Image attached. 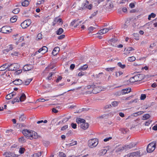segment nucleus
Listing matches in <instances>:
<instances>
[{
    "instance_id": "nucleus-51",
    "label": "nucleus",
    "mask_w": 157,
    "mask_h": 157,
    "mask_svg": "<svg viewBox=\"0 0 157 157\" xmlns=\"http://www.w3.org/2000/svg\"><path fill=\"white\" fill-rule=\"evenodd\" d=\"M12 98V95H11L10 94H7L6 97V98L7 99H11Z\"/></svg>"
},
{
    "instance_id": "nucleus-21",
    "label": "nucleus",
    "mask_w": 157,
    "mask_h": 157,
    "mask_svg": "<svg viewBox=\"0 0 157 157\" xmlns=\"http://www.w3.org/2000/svg\"><path fill=\"white\" fill-rule=\"evenodd\" d=\"M32 69V66L30 65H26L23 67V69L25 71L31 70Z\"/></svg>"
},
{
    "instance_id": "nucleus-52",
    "label": "nucleus",
    "mask_w": 157,
    "mask_h": 157,
    "mask_svg": "<svg viewBox=\"0 0 157 157\" xmlns=\"http://www.w3.org/2000/svg\"><path fill=\"white\" fill-rule=\"evenodd\" d=\"M71 126L74 129H75L77 128V125L75 123H72L71 124Z\"/></svg>"
},
{
    "instance_id": "nucleus-31",
    "label": "nucleus",
    "mask_w": 157,
    "mask_h": 157,
    "mask_svg": "<svg viewBox=\"0 0 157 157\" xmlns=\"http://www.w3.org/2000/svg\"><path fill=\"white\" fill-rule=\"evenodd\" d=\"M76 121L78 124L80 125L82 123L85 122V120L84 119L78 118L77 120Z\"/></svg>"
},
{
    "instance_id": "nucleus-63",
    "label": "nucleus",
    "mask_w": 157,
    "mask_h": 157,
    "mask_svg": "<svg viewBox=\"0 0 157 157\" xmlns=\"http://www.w3.org/2000/svg\"><path fill=\"white\" fill-rule=\"evenodd\" d=\"M18 54H19V52H14L13 53H12L11 54V55L12 56H17Z\"/></svg>"
},
{
    "instance_id": "nucleus-4",
    "label": "nucleus",
    "mask_w": 157,
    "mask_h": 157,
    "mask_svg": "<svg viewBox=\"0 0 157 157\" xmlns=\"http://www.w3.org/2000/svg\"><path fill=\"white\" fill-rule=\"evenodd\" d=\"M156 143L152 142L150 143L147 147V151L148 152L151 153L155 149Z\"/></svg>"
},
{
    "instance_id": "nucleus-6",
    "label": "nucleus",
    "mask_w": 157,
    "mask_h": 157,
    "mask_svg": "<svg viewBox=\"0 0 157 157\" xmlns=\"http://www.w3.org/2000/svg\"><path fill=\"white\" fill-rule=\"evenodd\" d=\"M31 23V20L30 19H27L22 23L21 24V26L23 29H25L29 26Z\"/></svg>"
},
{
    "instance_id": "nucleus-61",
    "label": "nucleus",
    "mask_w": 157,
    "mask_h": 157,
    "mask_svg": "<svg viewBox=\"0 0 157 157\" xmlns=\"http://www.w3.org/2000/svg\"><path fill=\"white\" fill-rule=\"evenodd\" d=\"M53 75V73L51 72L49 73L48 76L47 78L48 79L50 80L52 79V77Z\"/></svg>"
},
{
    "instance_id": "nucleus-32",
    "label": "nucleus",
    "mask_w": 157,
    "mask_h": 157,
    "mask_svg": "<svg viewBox=\"0 0 157 157\" xmlns=\"http://www.w3.org/2000/svg\"><path fill=\"white\" fill-rule=\"evenodd\" d=\"M144 112L143 111L138 112L135 113H134L133 114V115L135 117H136L139 115H140L143 114Z\"/></svg>"
},
{
    "instance_id": "nucleus-41",
    "label": "nucleus",
    "mask_w": 157,
    "mask_h": 157,
    "mask_svg": "<svg viewBox=\"0 0 157 157\" xmlns=\"http://www.w3.org/2000/svg\"><path fill=\"white\" fill-rule=\"evenodd\" d=\"M150 116L149 114H147L144 115L143 117V120H146L148 119Z\"/></svg>"
},
{
    "instance_id": "nucleus-5",
    "label": "nucleus",
    "mask_w": 157,
    "mask_h": 157,
    "mask_svg": "<svg viewBox=\"0 0 157 157\" xmlns=\"http://www.w3.org/2000/svg\"><path fill=\"white\" fill-rule=\"evenodd\" d=\"M20 66L17 63H14L8 66V70L11 71H16L19 68Z\"/></svg>"
},
{
    "instance_id": "nucleus-55",
    "label": "nucleus",
    "mask_w": 157,
    "mask_h": 157,
    "mask_svg": "<svg viewBox=\"0 0 157 157\" xmlns=\"http://www.w3.org/2000/svg\"><path fill=\"white\" fill-rule=\"evenodd\" d=\"M103 74V73L101 72L99 73L98 74V75H93V76L95 77V78H99L100 77V76L101 75H102Z\"/></svg>"
},
{
    "instance_id": "nucleus-64",
    "label": "nucleus",
    "mask_w": 157,
    "mask_h": 157,
    "mask_svg": "<svg viewBox=\"0 0 157 157\" xmlns=\"http://www.w3.org/2000/svg\"><path fill=\"white\" fill-rule=\"evenodd\" d=\"M85 74V72H80L78 73V75L79 76H81L84 75Z\"/></svg>"
},
{
    "instance_id": "nucleus-17",
    "label": "nucleus",
    "mask_w": 157,
    "mask_h": 157,
    "mask_svg": "<svg viewBox=\"0 0 157 157\" xmlns=\"http://www.w3.org/2000/svg\"><path fill=\"white\" fill-rule=\"evenodd\" d=\"M60 50L59 47H55L53 50L52 54L54 56L56 55L59 52Z\"/></svg>"
},
{
    "instance_id": "nucleus-53",
    "label": "nucleus",
    "mask_w": 157,
    "mask_h": 157,
    "mask_svg": "<svg viewBox=\"0 0 157 157\" xmlns=\"http://www.w3.org/2000/svg\"><path fill=\"white\" fill-rule=\"evenodd\" d=\"M95 85H89L87 86V88L88 89H93L94 87L95 86Z\"/></svg>"
},
{
    "instance_id": "nucleus-7",
    "label": "nucleus",
    "mask_w": 157,
    "mask_h": 157,
    "mask_svg": "<svg viewBox=\"0 0 157 157\" xmlns=\"http://www.w3.org/2000/svg\"><path fill=\"white\" fill-rule=\"evenodd\" d=\"M63 23V21L61 18H59L58 17L55 18L52 22V25L55 26L56 24L58 25H62Z\"/></svg>"
},
{
    "instance_id": "nucleus-19",
    "label": "nucleus",
    "mask_w": 157,
    "mask_h": 157,
    "mask_svg": "<svg viewBox=\"0 0 157 157\" xmlns=\"http://www.w3.org/2000/svg\"><path fill=\"white\" fill-rule=\"evenodd\" d=\"M131 89L130 88H127L123 89L121 90V93L122 94H125L130 92Z\"/></svg>"
},
{
    "instance_id": "nucleus-12",
    "label": "nucleus",
    "mask_w": 157,
    "mask_h": 157,
    "mask_svg": "<svg viewBox=\"0 0 157 157\" xmlns=\"http://www.w3.org/2000/svg\"><path fill=\"white\" fill-rule=\"evenodd\" d=\"M100 86L94 87L92 90V92L94 94H96L99 92L101 91Z\"/></svg>"
},
{
    "instance_id": "nucleus-24",
    "label": "nucleus",
    "mask_w": 157,
    "mask_h": 157,
    "mask_svg": "<svg viewBox=\"0 0 157 157\" xmlns=\"http://www.w3.org/2000/svg\"><path fill=\"white\" fill-rule=\"evenodd\" d=\"M107 152V150L106 149H101L98 152L99 155H104Z\"/></svg>"
},
{
    "instance_id": "nucleus-15",
    "label": "nucleus",
    "mask_w": 157,
    "mask_h": 157,
    "mask_svg": "<svg viewBox=\"0 0 157 157\" xmlns=\"http://www.w3.org/2000/svg\"><path fill=\"white\" fill-rule=\"evenodd\" d=\"M80 127L82 128L83 129L86 130L89 127V124L88 123L84 122L82 123L80 125Z\"/></svg>"
},
{
    "instance_id": "nucleus-46",
    "label": "nucleus",
    "mask_w": 157,
    "mask_h": 157,
    "mask_svg": "<svg viewBox=\"0 0 157 157\" xmlns=\"http://www.w3.org/2000/svg\"><path fill=\"white\" fill-rule=\"evenodd\" d=\"M121 131L122 133L125 134L128 131V129L127 128H123L121 129Z\"/></svg>"
},
{
    "instance_id": "nucleus-11",
    "label": "nucleus",
    "mask_w": 157,
    "mask_h": 157,
    "mask_svg": "<svg viewBox=\"0 0 157 157\" xmlns=\"http://www.w3.org/2000/svg\"><path fill=\"white\" fill-rule=\"evenodd\" d=\"M10 28L7 26H3L1 28V32L4 33H9Z\"/></svg>"
},
{
    "instance_id": "nucleus-26",
    "label": "nucleus",
    "mask_w": 157,
    "mask_h": 157,
    "mask_svg": "<svg viewBox=\"0 0 157 157\" xmlns=\"http://www.w3.org/2000/svg\"><path fill=\"white\" fill-rule=\"evenodd\" d=\"M21 4L23 6H27L29 4V2L28 0H25L22 2Z\"/></svg>"
},
{
    "instance_id": "nucleus-37",
    "label": "nucleus",
    "mask_w": 157,
    "mask_h": 157,
    "mask_svg": "<svg viewBox=\"0 0 157 157\" xmlns=\"http://www.w3.org/2000/svg\"><path fill=\"white\" fill-rule=\"evenodd\" d=\"M17 20V17L16 16H14L12 17L10 20V21L12 23L14 22Z\"/></svg>"
},
{
    "instance_id": "nucleus-27",
    "label": "nucleus",
    "mask_w": 157,
    "mask_h": 157,
    "mask_svg": "<svg viewBox=\"0 0 157 157\" xmlns=\"http://www.w3.org/2000/svg\"><path fill=\"white\" fill-rule=\"evenodd\" d=\"M89 5V2L87 0L84 1L82 4L83 8H87Z\"/></svg>"
},
{
    "instance_id": "nucleus-39",
    "label": "nucleus",
    "mask_w": 157,
    "mask_h": 157,
    "mask_svg": "<svg viewBox=\"0 0 157 157\" xmlns=\"http://www.w3.org/2000/svg\"><path fill=\"white\" fill-rule=\"evenodd\" d=\"M155 16L156 15L155 13H152L150 15H149L148 19L149 20H151V17L154 18Z\"/></svg>"
},
{
    "instance_id": "nucleus-56",
    "label": "nucleus",
    "mask_w": 157,
    "mask_h": 157,
    "mask_svg": "<svg viewBox=\"0 0 157 157\" xmlns=\"http://www.w3.org/2000/svg\"><path fill=\"white\" fill-rule=\"evenodd\" d=\"M77 142L76 141H74L72 143H71L69 144L70 146H72L77 144Z\"/></svg>"
},
{
    "instance_id": "nucleus-44",
    "label": "nucleus",
    "mask_w": 157,
    "mask_h": 157,
    "mask_svg": "<svg viewBox=\"0 0 157 157\" xmlns=\"http://www.w3.org/2000/svg\"><path fill=\"white\" fill-rule=\"evenodd\" d=\"M32 80V78L28 79H27L25 82V85H28L29 84Z\"/></svg>"
},
{
    "instance_id": "nucleus-48",
    "label": "nucleus",
    "mask_w": 157,
    "mask_h": 157,
    "mask_svg": "<svg viewBox=\"0 0 157 157\" xmlns=\"http://www.w3.org/2000/svg\"><path fill=\"white\" fill-rule=\"evenodd\" d=\"M42 34L40 33H39L37 35L36 37V39L38 40H40L42 38Z\"/></svg>"
},
{
    "instance_id": "nucleus-1",
    "label": "nucleus",
    "mask_w": 157,
    "mask_h": 157,
    "mask_svg": "<svg viewBox=\"0 0 157 157\" xmlns=\"http://www.w3.org/2000/svg\"><path fill=\"white\" fill-rule=\"evenodd\" d=\"M23 134L28 139L33 140L38 138L37 134L36 132L31 130L24 129L22 131Z\"/></svg>"
},
{
    "instance_id": "nucleus-36",
    "label": "nucleus",
    "mask_w": 157,
    "mask_h": 157,
    "mask_svg": "<svg viewBox=\"0 0 157 157\" xmlns=\"http://www.w3.org/2000/svg\"><path fill=\"white\" fill-rule=\"evenodd\" d=\"M25 119V117L24 115H21L19 118V121H24Z\"/></svg>"
},
{
    "instance_id": "nucleus-22",
    "label": "nucleus",
    "mask_w": 157,
    "mask_h": 157,
    "mask_svg": "<svg viewBox=\"0 0 157 157\" xmlns=\"http://www.w3.org/2000/svg\"><path fill=\"white\" fill-rule=\"evenodd\" d=\"M134 50V49L133 48H132L129 47L126 50V53H124L123 54L124 55H126L128 56V55L131 52Z\"/></svg>"
},
{
    "instance_id": "nucleus-14",
    "label": "nucleus",
    "mask_w": 157,
    "mask_h": 157,
    "mask_svg": "<svg viewBox=\"0 0 157 157\" xmlns=\"http://www.w3.org/2000/svg\"><path fill=\"white\" fill-rule=\"evenodd\" d=\"M3 155L5 156L6 157H14L15 155L13 154V153L6 152H5Z\"/></svg>"
},
{
    "instance_id": "nucleus-40",
    "label": "nucleus",
    "mask_w": 157,
    "mask_h": 157,
    "mask_svg": "<svg viewBox=\"0 0 157 157\" xmlns=\"http://www.w3.org/2000/svg\"><path fill=\"white\" fill-rule=\"evenodd\" d=\"M63 32V29L62 28H60L57 31V34L58 35H60Z\"/></svg>"
},
{
    "instance_id": "nucleus-8",
    "label": "nucleus",
    "mask_w": 157,
    "mask_h": 157,
    "mask_svg": "<svg viewBox=\"0 0 157 157\" xmlns=\"http://www.w3.org/2000/svg\"><path fill=\"white\" fill-rule=\"evenodd\" d=\"M82 21H79L78 20H75L70 24V26H73L74 28H79V24L82 22Z\"/></svg>"
},
{
    "instance_id": "nucleus-20",
    "label": "nucleus",
    "mask_w": 157,
    "mask_h": 157,
    "mask_svg": "<svg viewBox=\"0 0 157 157\" xmlns=\"http://www.w3.org/2000/svg\"><path fill=\"white\" fill-rule=\"evenodd\" d=\"M13 82L14 84L17 85H20L22 83V81L21 80L19 79H16L15 80L13 81Z\"/></svg>"
},
{
    "instance_id": "nucleus-43",
    "label": "nucleus",
    "mask_w": 157,
    "mask_h": 157,
    "mask_svg": "<svg viewBox=\"0 0 157 157\" xmlns=\"http://www.w3.org/2000/svg\"><path fill=\"white\" fill-rule=\"evenodd\" d=\"M20 11V10L19 8H17L13 10L12 12L14 14H17Z\"/></svg>"
},
{
    "instance_id": "nucleus-18",
    "label": "nucleus",
    "mask_w": 157,
    "mask_h": 157,
    "mask_svg": "<svg viewBox=\"0 0 157 157\" xmlns=\"http://www.w3.org/2000/svg\"><path fill=\"white\" fill-rule=\"evenodd\" d=\"M7 47L6 49L4 50V53L5 52H8L12 50L13 49V45L12 44L9 45Z\"/></svg>"
},
{
    "instance_id": "nucleus-28",
    "label": "nucleus",
    "mask_w": 157,
    "mask_h": 157,
    "mask_svg": "<svg viewBox=\"0 0 157 157\" xmlns=\"http://www.w3.org/2000/svg\"><path fill=\"white\" fill-rule=\"evenodd\" d=\"M26 97L25 94H22L21 96L19 98V100L21 101H24L26 99Z\"/></svg>"
},
{
    "instance_id": "nucleus-9",
    "label": "nucleus",
    "mask_w": 157,
    "mask_h": 157,
    "mask_svg": "<svg viewBox=\"0 0 157 157\" xmlns=\"http://www.w3.org/2000/svg\"><path fill=\"white\" fill-rule=\"evenodd\" d=\"M136 144L135 143H132L129 144L124 146L125 150H127L135 147Z\"/></svg>"
},
{
    "instance_id": "nucleus-62",
    "label": "nucleus",
    "mask_w": 157,
    "mask_h": 157,
    "mask_svg": "<svg viewBox=\"0 0 157 157\" xmlns=\"http://www.w3.org/2000/svg\"><path fill=\"white\" fill-rule=\"evenodd\" d=\"M155 45L156 44H155V43H153V44H151L150 46L149 50H151L152 48L153 47H155Z\"/></svg>"
},
{
    "instance_id": "nucleus-47",
    "label": "nucleus",
    "mask_w": 157,
    "mask_h": 157,
    "mask_svg": "<svg viewBox=\"0 0 157 157\" xmlns=\"http://www.w3.org/2000/svg\"><path fill=\"white\" fill-rule=\"evenodd\" d=\"M25 151V149L23 147H21L19 148V152L21 154H22L24 153Z\"/></svg>"
},
{
    "instance_id": "nucleus-35",
    "label": "nucleus",
    "mask_w": 157,
    "mask_h": 157,
    "mask_svg": "<svg viewBox=\"0 0 157 157\" xmlns=\"http://www.w3.org/2000/svg\"><path fill=\"white\" fill-rule=\"evenodd\" d=\"M136 59L134 56H131L128 57V60L130 62H133Z\"/></svg>"
},
{
    "instance_id": "nucleus-60",
    "label": "nucleus",
    "mask_w": 157,
    "mask_h": 157,
    "mask_svg": "<svg viewBox=\"0 0 157 157\" xmlns=\"http://www.w3.org/2000/svg\"><path fill=\"white\" fill-rule=\"evenodd\" d=\"M67 128H68V125H65L61 128V130L62 131H64V130H66V129H67Z\"/></svg>"
},
{
    "instance_id": "nucleus-38",
    "label": "nucleus",
    "mask_w": 157,
    "mask_h": 157,
    "mask_svg": "<svg viewBox=\"0 0 157 157\" xmlns=\"http://www.w3.org/2000/svg\"><path fill=\"white\" fill-rule=\"evenodd\" d=\"M88 67V66L86 64H85L81 67L79 68V70H82L83 71L85 70Z\"/></svg>"
},
{
    "instance_id": "nucleus-10",
    "label": "nucleus",
    "mask_w": 157,
    "mask_h": 157,
    "mask_svg": "<svg viewBox=\"0 0 157 157\" xmlns=\"http://www.w3.org/2000/svg\"><path fill=\"white\" fill-rule=\"evenodd\" d=\"M112 29V28L111 27H109V28L103 29L100 30V31L98 33V34L100 35L103 34L105 33L108 32L109 30H111Z\"/></svg>"
},
{
    "instance_id": "nucleus-25",
    "label": "nucleus",
    "mask_w": 157,
    "mask_h": 157,
    "mask_svg": "<svg viewBox=\"0 0 157 157\" xmlns=\"http://www.w3.org/2000/svg\"><path fill=\"white\" fill-rule=\"evenodd\" d=\"M8 65L6 63L4 64L1 66V71H4L7 68H8Z\"/></svg>"
},
{
    "instance_id": "nucleus-49",
    "label": "nucleus",
    "mask_w": 157,
    "mask_h": 157,
    "mask_svg": "<svg viewBox=\"0 0 157 157\" xmlns=\"http://www.w3.org/2000/svg\"><path fill=\"white\" fill-rule=\"evenodd\" d=\"M114 69V67H110V68H107L105 69L106 71H113Z\"/></svg>"
},
{
    "instance_id": "nucleus-42",
    "label": "nucleus",
    "mask_w": 157,
    "mask_h": 157,
    "mask_svg": "<svg viewBox=\"0 0 157 157\" xmlns=\"http://www.w3.org/2000/svg\"><path fill=\"white\" fill-rule=\"evenodd\" d=\"M119 103L120 101H113L112 102V104L113 106L116 107Z\"/></svg>"
},
{
    "instance_id": "nucleus-16",
    "label": "nucleus",
    "mask_w": 157,
    "mask_h": 157,
    "mask_svg": "<svg viewBox=\"0 0 157 157\" xmlns=\"http://www.w3.org/2000/svg\"><path fill=\"white\" fill-rule=\"evenodd\" d=\"M124 149H125L124 146L122 145H120L117 147L116 151L117 152H119L122 151Z\"/></svg>"
},
{
    "instance_id": "nucleus-30",
    "label": "nucleus",
    "mask_w": 157,
    "mask_h": 157,
    "mask_svg": "<svg viewBox=\"0 0 157 157\" xmlns=\"http://www.w3.org/2000/svg\"><path fill=\"white\" fill-rule=\"evenodd\" d=\"M41 155V152H38L36 153H35L32 155L31 157H39Z\"/></svg>"
},
{
    "instance_id": "nucleus-2",
    "label": "nucleus",
    "mask_w": 157,
    "mask_h": 157,
    "mask_svg": "<svg viewBox=\"0 0 157 157\" xmlns=\"http://www.w3.org/2000/svg\"><path fill=\"white\" fill-rule=\"evenodd\" d=\"M98 141L97 139H92L88 140V144L90 147L93 148L96 147L98 144Z\"/></svg>"
},
{
    "instance_id": "nucleus-23",
    "label": "nucleus",
    "mask_w": 157,
    "mask_h": 157,
    "mask_svg": "<svg viewBox=\"0 0 157 157\" xmlns=\"http://www.w3.org/2000/svg\"><path fill=\"white\" fill-rule=\"evenodd\" d=\"M141 75H137L133 76L134 79L135 80L136 82L140 81L142 79L140 77Z\"/></svg>"
},
{
    "instance_id": "nucleus-34",
    "label": "nucleus",
    "mask_w": 157,
    "mask_h": 157,
    "mask_svg": "<svg viewBox=\"0 0 157 157\" xmlns=\"http://www.w3.org/2000/svg\"><path fill=\"white\" fill-rule=\"evenodd\" d=\"M18 140L19 142L22 143H23L25 142V139L23 136H21V137L19 138Z\"/></svg>"
},
{
    "instance_id": "nucleus-29",
    "label": "nucleus",
    "mask_w": 157,
    "mask_h": 157,
    "mask_svg": "<svg viewBox=\"0 0 157 157\" xmlns=\"http://www.w3.org/2000/svg\"><path fill=\"white\" fill-rule=\"evenodd\" d=\"M129 22L130 21H129L128 20L126 21L124 24L123 26H122V27L124 29L128 27V26L129 25Z\"/></svg>"
},
{
    "instance_id": "nucleus-33",
    "label": "nucleus",
    "mask_w": 157,
    "mask_h": 157,
    "mask_svg": "<svg viewBox=\"0 0 157 157\" xmlns=\"http://www.w3.org/2000/svg\"><path fill=\"white\" fill-rule=\"evenodd\" d=\"M42 54H44L47 52L48 51V48L45 46H44L42 48Z\"/></svg>"
},
{
    "instance_id": "nucleus-13",
    "label": "nucleus",
    "mask_w": 157,
    "mask_h": 157,
    "mask_svg": "<svg viewBox=\"0 0 157 157\" xmlns=\"http://www.w3.org/2000/svg\"><path fill=\"white\" fill-rule=\"evenodd\" d=\"M140 153L138 151L131 153L129 155V157H139Z\"/></svg>"
},
{
    "instance_id": "nucleus-58",
    "label": "nucleus",
    "mask_w": 157,
    "mask_h": 157,
    "mask_svg": "<svg viewBox=\"0 0 157 157\" xmlns=\"http://www.w3.org/2000/svg\"><path fill=\"white\" fill-rule=\"evenodd\" d=\"M65 35L63 34L61 35L58 37V39L61 40L64 38Z\"/></svg>"
},
{
    "instance_id": "nucleus-45",
    "label": "nucleus",
    "mask_w": 157,
    "mask_h": 157,
    "mask_svg": "<svg viewBox=\"0 0 157 157\" xmlns=\"http://www.w3.org/2000/svg\"><path fill=\"white\" fill-rule=\"evenodd\" d=\"M118 66L121 67L122 69L124 68L125 67V64H122L121 62H119L117 63Z\"/></svg>"
},
{
    "instance_id": "nucleus-3",
    "label": "nucleus",
    "mask_w": 157,
    "mask_h": 157,
    "mask_svg": "<svg viewBox=\"0 0 157 157\" xmlns=\"http://www.w3.org/2000/svg\"><path fill=\"white\" fill-rule=\"evenodd\" d=\"M13 38L16 41V44L17 45L19 43L21 42L24 39L23 37L21 36L18 34L13 35Z\"/></svg>"
},
{
    "instance_id": "nucleus-57",
    "label": "nucleus",
    "mask_w": 157,
    "mask_h": 157,
    "mask_svg": "<svg viewBox=\"0 0 157 157\" xmlns=\"http://www.w3.org/2000/svg\"><path fill=\"white\" fill-rule=\"evenodd\" d=\"M48 121L47 120H45L44 121L43 120L38 121L37 122V123L39 124L41 123L44 122V123H46Z\"/></svg>"
},
{
    "instance_id": "nucleus-59",
    "label": "nucleus",
    "mask_w": 157,
    "mask_h": 157,
    "mask_svg": "<svg viewBox=\"0 0 157 157\" xmlns=\"http://www.w3.org/2000/svg\"><path fill=\"white\" fill-rule=\"evenodd\" d=\"M146 98V95L145 94H142L141 96L140 99L141 100H144Z\"/></svg>"
},
{
    "instance_id": "nucleus-50",
    "label": "nucleus",
    "mask_w": 157,
    "mask_h": 157,
    "mask_svg": "<svg viewBox=\"0 0 157 157\" xmlns=\"http://www.w3.org/2000/svg\"><path fill=\"white\" fill-rule=\"evenodd\" d=\"M59 157H66V155L63 152H60L59 154Z\"/></svg>"
},
{
    "instance_id": "nucleus-54",
    "label": "nucleus",
    "mask_w": 157,
    "mask_h": 157,
    "mask_svg": "<svg viewBox=\"0 0 157 157\" xmlns=\"http://www.w3.org/2000/svg\"><path fill=\"white\" fill-rule=\"evenodd\" d=\"M98 13V11H96V12H94L93 13L91 16L90 17V18H91L95 16H96Z\"/></svg>"
}]
</instances>
